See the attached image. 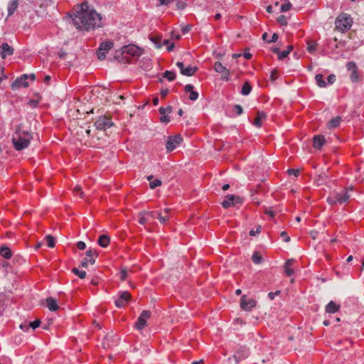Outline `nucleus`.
Here are the masks:
<instances>
[{
	"label": "nucleus",
	"mask_w": 364,
	"mask_h": 364,
	"mask_svg": "<svg viewBox=\"0 0 364 364\" xmlns=\"http://www.w3.org/2000/svg\"><path fill=\"white\" fill-rule=\"evenodd\" d=\"M131 299V294L127 291H122L119 293V298L115 301V305L118 308L124 306Z\"/></svg>",
	"instance_id": "obj_12"
},
{
	"label": "nucleus",
	"mask_w": 364,
	"mask_h": 364,
	"mask_svg": "<svg viewBox=\"0 0 364 364\" xmlns=\"http://www.w3.org/2000/svg\"><path fill=\"white\" fill-rule=\"evenodd\" d=\"M336 79V75H333V74H331V75L328 76L327 82H328V84L332 85V84H333L335 82Z\"/></svg>",
	"instance_id": "obj_49"
},
{
	"label": "nucleus",
	"mask_w": 364,
	"mask_h": 364,
	"mask_svg": "<svg viewBox=\"0 0 364 364\" xmlns=\"http://www.w3.org/2000/svg\"><path fill=\"white\" fill-rule=\"evenodd\" d=\"M350 196L346 191L343 193H333L331 196L327 198V202L331 205L334 204H343L346 202Z\"/></svg>",
	"instance_id": "obj_5"
},
{
	"label": "nucleus",
	"mask_w": 364,
	"mask_h": 364,
	"mask_svg": "<svg viewBox=\"0 0 364 364\" xmlns=\"http://www.w3.org/2000/svg\"><path fill=\"white\" fill-rule=\"evenodd\" d=\"M249 350L245 346H240L233 355L235 364H238L239 361L248 357Z\"/></svg>",
	"instance_id": "obj_15"
},
{
	"label": "nucleus",
	"mask_w": 364,
	"mask_h": 364,
	"mask_svg": "<svg viewBox=\"0 0 364 364\" xmlns=\"http://www.w3.org/2000/svg\"><path fill=\"white\" fill-rule=\"evenodd\" d=\"M72 272L75 274L77 275L80 279H84L86 277V272L85 271H80L77 268H73L72 269Z\"/></svg>",
	"instance_id": "obj_41"
},
{
	"label": "nucleus",
	"mask_w": 364,
	"mask_h": 364,
	"mask_svg": "<svg viewBox=\"0 0 364 364\" xmlns=\"http://www.w3.org/2000/svg\"><path fill=\"white\" fill-rule=\"evenodd\" d=\"M213 67H214V70H215V72L219 73H223L227 69L219 61L215 62Z\"/></svg>",
	"instance_id": "obj_39"
},
{
	"label": "nucleus",
	"mask_w": 364,
	"mask_h": 364,
	"mask_svg": "<svg viewBox=\"0 0 364 364\" xmlns=\"http://www.w3.org/2000/svg\"><path fill=\"white\" fill-rule=\"evenodd\" d=\"M256 306V301L252 298H248L246 295H243L240 298V307L246 311H251Z\"/></svg>",
	"instance_id": "obj_9"
},
{
	"label": "nucleus",
	"mask_w": 364,
	"mask_h": 364,
	"mask_svg": "<svg viewBox=\"0 0 364 364\" xmlns=\"http://www.w3.org/2000/svg\"><path fill=\"white\" fill-rule=\"evenodd\" d=\"M110 240L107 235H102L99 237L97 243L102 247H107L109 244Z\"/></svg>",
	"instance_id": "obj_25"
},
{
	"label": "nucleus",
	"mask_w": 364,
	"mask_h": 364,
	"mask_svg": "<svg viewBox=\"0 0 364 364\" xmlns=\"http://www.w3.org/2000/svg\"><path fill=\"white\" fill-rule=\"evenodd\" d=\"M280 236L283 238L284 242H288L290 241V237L288 236L287 232L282 231L280 233Z\"/></svg>",
	"instance_id": "obj_51"
},
{
	"label": "nucleus",
	"mask_w": 364,
	"mask_h": 364,
	"mask_svg": "<svg viewBox=\"0 0 364 364\" xmlns=\"http://www.w3.org/2000/svg\"><path fill=\"white\" fill-rule=\"evenodd\" d=\"M89 263H90L89 259H87V257L83 258L81 261L80 266L82 267L87 268Z\"/></svg>",
	"instance_id": "obj_53"
},
{
	"label": "nucleus",
	"mask_w": 364,
	"mask_h": 364,
	"mask_svg": "<svg viewBox=\"0 0 364 364\" xmlns=\"http://www.w3.org/2000/svg\"><path fill=\"white\" fill-rule=\"evenodd\" d=\"M278 38H279L278 34H277V33H274L272 35L271 40L267 41V43H274V42H276V41L278 40Z\"/></svg>",
	"instance_id": "obj_57"
},
{
	"label": "nucleus",
	"mask_w": 364,
	"mask_h": 364,
	"mask_svg": "<svg viewBox=\"0 0 364 364\" xmlns=\"http://www.w3.org/2000/svg\"><path fill=\"white\" fill-rule=\"evenodd\" d=\"M232 111L235 112L237 115H241L243 113V108L240 105H235Z\"/></svg>",
	"instance_id": "obj_43"
},
{
	"label": "nucleus",
	"mask_w": 364,
	"mask_h": 364,
	"mask_svg": "<svg viewBox=\"0 0 364 364\" xmlns=\"http://www.w3.org/2000/svg\"><path fill=\"white\" fill-rule=\"evenodd\" d=\"M40 324H41V321L39 319H37L33 322H30L29 328H32L34 330L36 328L39 327Z\"/></svg>",
	"instance_id": "obj_46"
},
{
	"label": "nucleus",
	"mask_w": 364,
	"mask_h": 364,
	"mask_svg": "<svg viewBox=\"0 0 364 364\" xmlns=\"http://www.w3.org/2000/svg\"><path fill=\"white\" fill-rule=\"evenodd\" d=\"M317 43L315 41H309L307 42V50L313 53L316 49Z\"/></svg>",
	"instance_id": "obj_40"
},
{
	"label": "nucleus",
	"mask_w": 364,
	"mask_h": 364,
	"mask_svg": "<svg viewBox=\"0 0 364 364\" xmlns=\"http://www.w3.org/2000/svg\"><path fill=\"white\" fill-rule=\"evenodd\" d=\"M153 176H149L147 177V180L150 182L149 186L151 189H154L158 186H160L161 185V180L158 178L153 179Z\"/></svg>",
	"instance_id": "obj_29"
},
{
	"label": "nucleus",
	"mask_w": 364,
	"mask_h": 364,
	"mask_svg": "<svg viewBox=\"0 0 364 364\" xmlns=\"http://www.w3.org/2000/svg\"><path fill=\"white\" fill-rule=\"evenodd\" d=\"M222 74V79L225 81H228L230 80V71L226 69Z\"/></svg>",
	"instance_id": "obj_47"
},
{
	"label": "nucleus",
	"mask_w": 364,
	"mask_h": 364,
	"mask_svg": "<svg viewBox=\"0 0 364 364\" xmlns=\"http://www.w3.org/2000/svg\"><path fill=\"white\" fill-rule=\"evenodd\" d=\"M277 21L282 26H285L287 24V19L284 15L279 16Z\"/></svg>",
	"instance_id": "obj_44"
},
{
	"label": "nucleus",
	"mask_w": 364,
	"mask_h": 364,
	"mask_svg": "<svg viewBox=\"0 0 364 364\" xmlns=\"http://www.w3.org/2000/svg\"><path fill=\"white\" fill-rule=\"evenodd\" d=\"M252 90V86L249 82H245L242 87L241 94L242 95H248Z\"/></svg>",
	"instance_id": "obj_35"
},
{
	"label": "nucleus",
	"mask_w": 364,
	"mask_h": 364,
	"mask_svg": "<svg viewBox=\"0 0 364 364\" xmlns=\"http://www.w3.org/2000/svg\"><path fill=\"white\" fill-rule=\"evenodd\" d=\"M292 49H293V46H289L287 47V50H284V51L279 53V60H282V59L287 58L289 55V54L290 53V52L292 50Z\"/></svg>",
	"instance_id": "obj_36"
},
{
	"label": "nucleus",
	"mask_w": 364,
	"mask_h": 364,
	"mask_svg": "<svg viewBox=\"0 0 364 364\" xmlns=\"http://www.w3.org/2000/svg\"><path fill=\"white\" fill-rule=\"evenodd\" d=\"M72 21L77 29L90 31L102 26L101 14L91 8L87 2L77 6V10L71 16Z\"/></svg>",
	"instance_id": "obj_1"
},
{
	"label": "nucleus",
	"mask_w": 364,
	"mask_h": 364,
	"mask_svg": "<svg viewBox=\"0 0 364 364\" xmlns=\"http://www.w3.org/2000/svg\"><path fill=\"white\" fill-rule=\"evenodd\" d=\"M291 8V4L289 1H287L286 4H282L281 6V11L282 12H286L289 11Z\"/></svg>",
	"instance_id": "obj_45"
},
{
	"label": "nucleus",
	"mask_w": 364,
	"mask_h": 364,
	"mask_svg": "<svg viewBox=\"0 0 364 364\" xmlns=\"http://www.w3.org/2000/svg\"><path fill=\"white\" fill-rule=\"evenodd\" d=\"M157 212L155 211H144L139 213V223L141 225H144L147 222H149L151 219H155L157 218L156 216Z\"/></svg>",
	"instance_id": "obj_13"
},
{
	"label": "nucleus",
	"mask_w": 364,
	"mask_h": 364,
	"mask_svg": "<svg viewBox=\"0 0 364 364\" xmlns=\"http://www.w3.org/2000/svg\"><path fill=\"white\" fill-rule=\"evenodd\" d=\"M177 67L180 69L181 73H182V70L184 69V64L183 62H177L176 63Z\"/></svg>",
	"instance_id": "obj_61"
},
{
	"label": "nucleus",
	"mask_w": 364,
	"mask_h": 364,
	"mask_svg": "<svg viewBox=\"0 0 364 364\" xmlns=\"http://www.w3.org/2000/svg\"><path fill=\"white\" fill-rule=\"evenodd\" d=\"M48 309L51 311H57L59 309L57 300L53 297H48L46 300Z\"/></svg>",
	"instance_id": "obj_21"
},
{
	"label": "nucleus",
	"mask_w": 364,
	"mask_h": 364,
	"mask_svg": "<svg viewBox=\"0 0 364 364\" xmlns=\"http://www.w3.org/2000/svg\"><path fill=\"white\" fill-rule=\"evenodd\" d=\"M66 52L65 50H60L58 53V56L60 58H63L66 55Z\"/></svg>",
	"instance_id": "obj_64"
},
{
	"label": "nucleus",
	"mask_w": 364,
	"mask_h": 364,
	"mask_svg": "<svg viewBox=\"0 0 364 364\" xmlns=\"http://www.w3.org/2000/svg\"><path fill=\"white\" fill-rule=\"evenodd\" d=\"M0 255L6 259H10L12 256V252L6 245H2L0 247Z\"/></svg>",
	"instance_id": "obj_24"
},
{
	"label": "nucleus",
	"mask_w": 364,
	"mask_h": 364,
	"mask_svg": "<svg viewBox=\"0 0 364 364\" xmlns=\"http://www.w3.org/2000/svg\"><path fill=\"white\" fill-rule=\"evenodd\" d=\"M114 336V335L113 336H112V335H107L106 336V337L105 338V341H104V342L102 343L104 348L109 346V344L107 343V342H108L109 341V339L112 338Z\"/></svg>",
	"instance_id": "obj_50"
},
{
	"label": "nucleus",
	"mask_w": 364,
	"mask_h": 364,
	"mask_svg": "<svg viewBox=\"0 0 364 364\" xmlns=\"http://www.w3.org/2000/svg\"><path fill=\"white\" fill-rule=\"evenodd\" d=\"M31 139L32 136L30 133L18 131L13 136L12 142L16 151H21L28 146Z\"/></svg>",
	"instance_id": "obj_3"
},
{
	"label": "nucleus",
	"mask_w": 364,
	"mask_h": 364,
	"mask_svg": "<svg viewBox=\"0 0 364 364\" xmlns=\"http://www.w3.org/2000/svg\"><path fill=\"white\" fill-rule=\"evenodd\" d=\"M280 293V291H277L275 292H270L268 294V296L271 300H273L276 295H278Z\"/></svg>",
	"instance_id": "obj_58"
},
{
	"label": "nucleus",
	"mask_w": 364,
	"mask_h": 364,
	"mask_svg": "<svg viewBox=\"0 0 364 364\" xmlns=\"http://www.w3.org/2000/svg\"><path fill=\"white\" fill-rule=\"evenodd\" d=\"M159 113L161 114V117L160 118V121L162 123H168L170 122V118L168 116L166 115V109L163 107H161L159 109Z\"/></svg>",
	"instance_id": "obj_31"
},
{
	"label": "nucleus",
	"mask_w": 364,
	"mask_h": 364,
	"mask_svg": "<svg viewBox=\"0 0 364 364\" xmlns=\"http://www.w3.org/2000/svg\"><path fill=\"white\" fill-rule=\"evenodd\" d=\"M252 259L255 264H258L262 262V256L258 252H255L252 255Z\"/></svg>",
	"instance_id": "obj_38"
},
{
	"label": "nucleus",
	"mask_w": 364,
	"mask_h": 364,
	"mask_svg": "<svg viewBox=\"0 0 364 364\" xmlns=\"http://www.w3.org/2000/svg\"><path fill=\"white\" fill-rule=\"evenodd\" d=\"M341 121V118L340 117H336L335 118L331 119L328 123V127L329 129L336 128L339 126Z\"/></svg>",
	"instance_id": "obj_32"
},
{
	"label": "nucleus",
	"mask_w": 364,
	"mask_h": 364,
	"mask_svg": "<svg viewBox=\"0 0 364 364\" xmlns=\"http://www.w3.org/2000/svg\"><path fill=\"white\" fill-rule=\"evenodd\" d=\"M346 67L347 70L350 72V78L352 82H358L359 79V74L358 72V67L356 63L353 61L348 62Z\"/></svg>",
	"instance_id": "obj_14"
},
{
	"label": "nucleus",
	"mask_w": 364,
	"mask_h": 364,
	"mask_svg": "<svg viewBox=\"0 0 364 364\" xmlns=\"http://www.w3.org/2000/svg\"><path fill=\"white\" fill-rule=\"evenodd\" d=\"M266 118V114L264 112H257V117L255 119L253 124L257 127H260L262 124V120Z\"/></svg>",
	"instance_id": "obj_30"
},
{
	"label": "nucleus",
	"mask_w": 364,
	"mask_h": 364,
	"mask_svg": "<svg viewBox=\"0 0 364 364\" xmlns=\"http://www.w3.org/2000/svg\"><path fill=\"white\" fill-rule=\"evenodd\" d=\"M85 255L89 257L90 264H94L95 263V259L98 256V253L95 250L89 249L86 251Z\"/></svg>",
	"instance_id": "obj_23"
},
{
	"label": "nucleus",
	"mask_w": 364,
	"mask_h": 364,
	"mask_svg": "<svg viewBox=\"0 0 364 364\" xmlns=\"http://www.w3.org/2000/svg\"><path fill=\"white\" fill-rule=\"evenodd\" d=\"M169 92V90L168 89H164V90H161V95H162V97H166Z\"/></svg>",
	"instance_id": "obj_63"
},
{
	"label": "nucleus",
	"mask_w": 364,
	"mask_h": 364,
	"mask_svg": "<svg viewBox=\"0 0 364 364\" xmlns=\"http://www.w3.org/2000/svg\"><path fill=\"white\" fill-rule=\"evenodd\" d=\"M114 46V43L111 41H105L100 43V47L97 51V58L102 60L106 57V53H108Z\"/></svg>",
	"instance_id": "obj_7"
},
{
	"label": "nucleus",
	"mask_w": 364,
	"mask_h": 364,
	"mask_svg": "<svg viewBox=\"0 0 364 364\" xmlns=\"http://www.w3.org/2000/svg\"><path fill=\"white\" fill-rule=\"evenodd\" d=\"M46 240L49 247H53L55 246V239L53 236L48 235L46 237Z\"/></svg>",
	"instance_id": "obj_42"
},
{
	"label": "nucleus",
	"mask_w": 364,
	"mask_h": 364,
	"mask_svg": "<svg viewBox=\"0 0 364 364\" xmlns=\"http://www.w3.org/2000/svg\"><path fill=\"white\" fill-rule=\"evenodd\" d=\"M73 191L76 193H79L81 198L84 197V193L82 191V188L80 186H76L74 188Z\"/></svg>",
	"instance_id": "obj_48"
},
{
	"label": "nucleus",
	"mask_w": 364,
	"mask_h": 364,
	"mask_svg": "<svg viewBox=\"0 0 364 364\" xmlns=\"http://www.w3.org/2000/svg\"><path fill=\"white\" fill-rule=\"evenodd\" d=\"M127 277V271L126 269H122L120 272V279L122 280H125Z\"/></svg>",
	"instance_id": "obj_55"
},
{
	"label": "nucleus",
	"mask_w": 364,
	"mask_h": 364,
	"mask_svg": "<svg viewBox=\"0 0 364 364\" xmlns=\"http://www.w3.org/2000/svg\"><path fill=\"white\" fill-rule=\"evenodd\" d=\"M197 70V67H192L191 65H188L187 68H184L181 74L186 76H193Z\"/></svg>",
	"instance_id": "obj_28"
},
{
	"label": "nucleus",
	"mask_w": 364,
	"mask_h": 364,
	"mask_svg": "<svg viewBox=\"0 0 364 364\" xmlns=\"http://www.w3.org/2000/svg\"><path fill=\"white\" fill-rule=\"evenodd\" d=\"M242 203V199L240 197L234 195H228L225 196L223 202L222 203V205L224 208H228L232 205Z\"/></svg>",
	"instance_id": "obj_10"
},
{
	"label": "nucleus",
	"mask_w": 364,
	"mask_h": 364,
	"mask_svg": "<svg viewBox=\"0 0 364 364\" xmlns=\"http://www.w3.org/2000/svg\"><path fill=\"white\" fill-rule=\"evenodd\" d=\"M260 230H261V227H258L256 230H252L250 232V235L252 236L255 235L256 233H258L260 232Z\"/></svg>",
	"instance_id": "obj_62"
},
{
	"label": "nucleus",
	"mask_w": 364,
	"mask_h": 364,
	"mask_svg": "<svg viewBox=\"0 0 364 364\" xmlns=\"http://www.w3.org/2000/svg\"><path fill=\"white\" fill-rule=\"evenodd\" d=\"M315 80L317 85L320 87H325L327 85L323 80V75L322 74L316 75Z\"/></svg>",
	"instance_id": "obj_33"
},
{
	"label": "nucleus",
	"mask_w": 364,
	"mask_h": 364,
	"mask_svg": "<svg viewBox=\"0 0 364 364\" xmlns=\"http://www.w3.org/2000/svg\"><path fill=\"white\" fill-rule=\"evenodd\" d=\"M19 328L23 331H28V330L29 329V324L28 325L26 323H21L19 326Z\"/></svg>",
	"instance_id": "obj_56"
},
{
	"label": "nucleus",
	"mask_w": 364,
	"mask_h": 364,
	"mask_svg": "<svg viewBox=\"0 0 364 364\" xmlns=\"http://www.w3.org/2000/svg\"><path fill=\"white\" fill-rule=\"evenodd\" d=\"M163 77L166 78L168 81H173L176 78L174 72L166 70L163 73Z\"/></svg>",
	"instance_id": "obj_37"
},
{
	"label": "nucleus",
	"mask_w": 364,
	"mask_h": 364,
	"mask_svg": "<svg viewBox=\"0 0 364 364\" xmlns=\"http://www.w3.org/2000/svg\"><path fill=\"white\" fill-rule=\"evenodd\" d=\"M191 29V26L186 25V26H183L181 30H182L183 33H186L188 31H190Z\"/></svg>",
	"instance_id": "obj_59"
},
{
	"label": "nucleus",
	"mask_w": 364,
	"mask_h": 364,
	"mask_svg": "<svg viewBox=\"0 0 364 364\" xmlns=\"http://www.w3.org/2000/svg\"><path fill=\"white\" fill-rule=\"evenodd\" d=\"M170 211H171V209L165 208L164 210V213L161 212L157 213L156 216L161 223H166L168 220V219L170 218V215H169Z\"/></svg>",
	"instance_id": "obj_20"
},
{
	"label": "nucleus",
	"mask_w": 364,
	"mask_h": 364,
	"mask_svg": "<svg viewBox=\"0 0 364 364\" xmlns=\"http://www.w3.org/2000/svg\"><path fill=\"white\" fill-rule=\"evenodd\" d=\"M28 79V75L23 74L21 75L20 77L16 78V80L11 84L12 89L16 90L21 87H27L28 86V82H27Z\"/></svg>",
	"instance_id": "obj_16"
},
{
	"label": "nucleus",
	"mask_w": 364,
	"mask_h": 364,
	"mask_svg": "<svg viewBox=\"0 0 364 364\" xmlns=\"http://www.w3.org/2000/svg\"><path fill=\"white\" fill-rule=\"evenodd\" d=\"M326 140L323 136L317 135L314 137V146L316 149H320L324 144Z\"/></svg>",
	"instance_id": "obj_22"
},
{
	"label": "nucleus",
	"mask_w": 364,
	"mask_h": 364,
	"mask_svg": "<svg viewBox=\"0 0 364 364\" xmlns=\"http://www.w3.org/2000/svg\"><path fill=\"white\" fill-rule=\"evenodd\" d=\"M295 260L294 259H289L286 261L284 268V272L287 276L291 277L294 274V269L291 268V267L294 264Z\"/></svg>",
	"instance_id": "obj_19"
},
{
	"label": "nucleus",
	"mask_w": 364,
	"mask_h": 364,
	"mask_svg": "<svg viewBox=\"0 0 364 364\" xmlns=\"http://www.w3.org/2000/svg\"><path fill=\"white\" fill-rule=\"evenodd\" d=\"M151 316V311L147 310H144L139 317L137 319V321L135 324L136 328L138 330L143 329L146 325V320Z\"/></svg>",
	"instance_id": "obj_11"
},
{
	"label": "nucleus",
	"mask_w": 364,
	"mask_h": 364,
	"mask_svg": "<svg viewBox=\"0 0 364 364\" xmlns=\"http://www.w3.org/2000/svg\"><path fill=\"white\" fill-rule=\"evenodd\" d=\"M124 54H127L134 57H139L142 54V50L135 45L129 44L128 46H123L120 50L115 52V59L124 63H129V58L124 57Z\"/></svg>",
	"instance_id": "obj_2"
},
{
	"label": "nucleus",
	"mask_w": 364,
	"mask_h": 364,
	"mask_svg": "<svg viewBox=\"0 0 364 364\" xmlns=\"http://www.w3.org/2000/svg\"><path fill=\"white\" fill-rule=\"evenodd\" d=\"M0 48L1 50L0 55L3 59H4L6 55H11L14 53V48L6 43H2Z\"/></svg>",
	"instance_id": "obj_17"
},
{
	"label": "nucleus",
	"mask_w": 364,
	"mask_h": 364,
	"mask_svg": "<svg viewBox=\"0 0 364 364\" xmlns=\"http://www.w3.org/2000/svg\"><path fill=\"white\" fill-rule=\"evenodd\" d=\"M149 39L154 43L156 48H160L162 46L161 43V37L159 36H151Z\"/></svg>",
	"instance_id": "obj_34"
},
{
	"label": "nucleus",
	"mask_w": 364,
	"mask_h": 364,
	"mask_svg": "<svg viewBox=\"0 0 364 364\" xmlns=\"http://www.w3.org/2000/svg\"><path fill=\"white\" fill-rule=\"evenodd\" d=\"M76 245L77 247L80 250H85L86 248V244L82 241L77 242Z\"/></svg>",
	"instance_id": "obj_52"
},
{
	"label": "nucleus",
	"mask_w": 364,
	"mask_h": 364,
	"mask_svg": "<svg viewBox=\"0 0 364 364\" xmlns=\"http://www.w3.org/2000/svg\"><path fill=\"white\" fill-rule=\"evenodd\" d=\"M18 1L19 0H11L8 5V15L11 16L12 15L18 6Z\"/></svg>",
	"instance_id": "obj_26"
},
{
	"label": "nucleus",
	"mask_w": 364,
	"mask_h": 364,
	"mask_svg": "<svg viewBox=\"0 0 364 364\" xmlns=\"http://www.w3.org/2000/svg\"><path fill=\"white\" fill-rule=\"evenodd\" d=\"M339 308V305H337L334 301H331L326 306V311L328 313L333 314L336 312Z\"/></svg>",
	"instance_id": "obj_27"
},
{
	"label": "nucleus",
	"mask_w": 364,
	"mask_h": 364,
	"mask_svg": "<svg viewBox=\"0 0 364 364\" xmlns=\"http://www.w3.org/2000/svg\"><path fill=\"white\" fill-rule=\"evenodd\" d=\"M353 20L350 15L342 14L336 19V27L341 31L350 29L352 26Z\"/></svg>",
	"instance_id": "obj_4"
},
{
	"label": "nucleus",
	"mask_w": 364,
	"mask_h": 364,
	"mask_svg": "<svg viewBox=\"0 0 364 364\" xmlns=\"http://www.w3.org/2000/svg\"><path fill=\"white\" fill-rule=\"evenodd\" d=\"M193 88V85L191 84H188L184 87L185 92L190 93L189 99L191 101H196L198 98V93L196 91H194Z\"/></svg>",
	"instance_id": "obj_18"
},
{
	"label": "nucleus",
	"mask_w": 364,
	"mask_h": 364,
	"mask_svg": "<svg viewBox=\"0 0 364 364\" xmlns=\"http://www.w3.org/2000/svg\"><path fill=\"white\" fill-rule=\"evenodd\" d=\"M175 0H159L160 5H168L172 2H173Z\"/></svg>",
	"instance_id": "obj_60"
},
{
	"label": "nucleus",
	"mask_w": 364,
	"mask_h": 364,
	"mask_svg": "<svg viewBox=\"0 0 364 364\" xmlns=\"http://www.w3.org/2000/svg\"><path fill=\"white\" fill-rule=\"evenodd\" d=\"M183 141V139L180 135L169 136L166 144V148L168 152L173 151Z\"/></svg>",
	"instance_id": "obj_8"
},
{
	"label": "nucleus",
	"mask_w": 364,
	"mask_h": 364,
	"mask_svg": "<svg viewBox=\"0 0 364 364\" xmlns=\"http://www.w3.org/2000/svg\"><path fill=\"white\" fill-rule=\"evenodd\" d=\"M114 125L112 119L107 116H100L95 122V126L97 130L106 131Z\"/></svg>",
	"instance_id": "obj_6"
},
{
	"label": "nucleus",
	"mask_w": 364,
	"mask_h": 364,
	"mask_svg": "<svg viewBox=\"0 0 364 364\" xmlns=\"http://www.w3.org/2000/svg\"><path fill=\"white\" fill-rule=\"evenodd\" d=\"M288 173L289 175H294L296 177L299 175V171L298 169H289Z\"/></svg>",
	"instance_id": "obj_54"
}]
</instances>
